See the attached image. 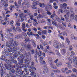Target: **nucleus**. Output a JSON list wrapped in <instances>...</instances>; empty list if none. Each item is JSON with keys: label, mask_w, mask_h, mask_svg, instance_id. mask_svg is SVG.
<instances>
[{"label": "nucleus", "mask_w": 77, "mask_h": 77, "mask_svg": "<svg viewBox=\"0 0 77 77\" xmlns=\"http://www.w3.org/2000/svg\"><path fill=\"white\" fill-rule=\"evenodd\" d=\"M55 51L56 52L57 55H58V56H60V53H59V51H58V50H55Z\"/></svg>", "instance_id": "obj_39"}, {"label": "nucleus", "mask_w": 77, "mask_h": 77, "mask_svg": "<svg viewBox=\"0 0 77 77\" xmlns=\"http://www.w3.org/2000/svg\"><path fill=\"white\" fill-rule=\"evenodd\" d=\"M33 69H34V70H36V68L34 67H32V68H31V69H29V71L30 72H31V75H33H33H32V72H33L34 74H36L34 72V70H33Z\"/></svg>", "instance_id": "obj_14"}, {"label": "nucleus", "mask_w": 77, "mask_h": 77, "mask_svg": "<svg viewBox=\"0 0 77 77\" xmlns=\"http://www.w3.org/2000/svg\"><path fill=\"white\" fill-rule=\"evenodd\" d=\"M73 62L74 65H77V57H73Z\"/></svg>", "instance_id": "obj_16"}, {"label": "nucleus", "mask_w": 77, "mask_h": 77, "mask_svg": "<svg viewBox=\"0 0 77 77\" xmlns=\"http://www.w3.org/2000/svg\"><path fill=\"white\" fill-rule=\"evenodd\" d=\"M48 62L50 64V66L53 69H57V67L54 64L53 62V60L51 57L48 58Z\"/></svg>", "instance_id": "obj_6"}, {"label": "nucleus", "mask_w": 77, "mask_h": 77, "mask_svg": "<svg viewBox=\"0 0 77 77\" xmlns=\"http://www.w3.org/2000/svg\"><path fill=\"white\" fill-rule=\"evenodd\" d=\"M12 27H11L10 29H9L7 30V31L9 33H11L12 31Z\"/></svg>", "instance_id": "obj_33"}, {"label": "nucleus", "mask_w": 77, "mask_h": 77, "mask_svg": "<svg viewBox=\"0 0 77 77\" xmlns=\"http://www.w3.org/2000/svg\"><path fill=\"white\" fill-rule=\"evenodd\" d=\"M77 38L76 37H75L74 35L73 34H72L71 35V39H74L75 40H77Z\"/></svg>", "instance_id": "obj_28"}, {"label": "nucleus", "mask_w": 77, "mask_h": 77, "mask_svg": "<svg viewBox=\"0 0 77 77\" xmlns=\"http://www.w3.org/2000/svg\"><path fill=\"white\" fill-rule=\"evenodd\" d=\"M6 44V47H10L11 46H12V47H14V48H15L16 50H18V48L17 46H15L18 45L17 42L16 41H15L14 43V39L13 38H11L9 43L7 42Z\"/></svg>", "instance_id": "obj_2"}, {"label": "nucleus", "mask_w": 77, "mask_h": 77, "mask_svg": "<svg viewBox=\"0 0 77 77\" xmlns=\"http://www.w3.org/2000/svg\"><path fill=\"white\" fill-rule=\"evenodd\" d=\"M22 38V35L21 34L16 35L15 36L16 39H20V38Z\"/></svg>", "instance_id": "obj_20"}, {"label": "nucleus", "mask_w": 77, "mask_h": 77, "mask_svg": "<svg viewBox=\"0 0 77 77\" xmlns=\"http://www.w3.org/2000/svg\"><path fill=\"white\" fill-rule=\"evenodd\" d=\"M74 20H75V21H77V15H75V16H74Z\"/></svg>", "instance_id": "obj_64"}, {"label": "nucleus", "mask_w": 77, "mask_h": 77, "mask_svg": "<svg viewBox=\"0 0 77 77\" xmlns=\"http://www.w3.org/2000/svg\"><path fill=\"white\" fill-rule=\"evenodd\" d=\"M24 39L25 40V42L26 44L27 43V42H28L30 43V42H31V40H30V39L29 38H26V37H25Z\"/></svg>", "instance_id": "obj_18"}, {"label": "nucleus", "mask_w": 77, "mask_h": 77, "mask_svg": "<svg viewBox=\"0 0 77 77\" xmlns=\"http://www.w3.org/2000/svg\"><path fill=\"white\" fill-rule=\"evenodd\" d=\"M52 24L54 26H57V22H55V21H52Z\"/></svg>", "instance_id": "obj_40"}, {"label": "nucleus", "mask_w": 77, "mask_h": 77, "mask_svg": "<svg viewBox=\"0 0 77 77\" xmlns=\"http://www.w3.org/2000/svg\"><path fill=\"white\" fill-rule=\"evenodd\" d=\"M53 46L56 48H59V46H61V44H59L57 41H56L55 42L53 43Z\"/></svg>", "instance_id": "obj_8"}, {"label": "nucleus", "mask_w": 77, "mask_h": 77, "mask_svg": "<svg viewBox=\"0 0 77 77\" xmlns=\"http://www.w3.org/2000/svg\"><path fill=\"white\" fill-rule=\"evenodd\" d=\"M22 24V29L25 32H26L27 31L25 29V28H26V24H25L24 22H23Z\"/></svg>", "instance_id": "obj_12"}, {"label": "nucleus", "mask_w": 77, "mask_h": 77, "mask_svg": "<svg viewBox=\"0 0 77 77\" xmlns=\"http://www.w3.org/2000/svg\"><path fill=\"white\" fill-rule=\"evenodd\" d=\"M74 15L73 14H71L70 16V18L72 20H74Z\"/></svg>", "instance_id": "obj_34"}, {"label": "nucleus", "mask_w": 77, "mask_h": 77, "mask_svg": "<svg viewBox=\"0 0 77 77\" xmlns=\"http://www.w3.org/2000/svg\"><path fill=\"white\" fill-rule=\"evenodd\" d=\"M64 12L65 13H67L66 15H68V14H69V11L67 10H65L64 11Z\"/></svg>", "instance_id": "obj_38"}, {"label": "nucleus", "mask_w": 77, "mask_h": 77, "mask_svg": "<svg viewBox=\"0 0 77 77\" xmlns=\"http://www.w3.org/2000/svg\"><path fill=\"white\" fill-rule=\"evenodd\" d=\"M64 17H65V19L66 20H68V19H69V14L65 15Z\"/></svg>", "instance_id": "obj_31"}, {"label": "nucleus", "mask_w": 77, "mask_h": 77, "mask_svg": "<svg viewBox=\"0 0 77 77\" xmlns=\"http://www.w3.org/2000/svg\"><path fill=\"white\" fill-rule=\"evenodd\" d=\"M42 44L43 45H44V46H45L46 45H47V44L46 43V42H44Z\"/></svg>", "instance_id": "obj_60"}, {"label": "nucleus", "mask_w": 77, "mask_h": 77, "mask_svg": "<svg viewBox=\"0 0 77 77\" xmlns=\"http://www.w3.org/2000/svg\"><path fill=\"white\" fill-rule=\"evenodd\" d=\"M20 22V21L18 20V21H16V25L17 26H20V23H18Z\"/></svg>", "instance_id": "obj_44"}, {"label": "nucleus", "mask_w": 77, "mask_h": 77, "mask_svg": "<svg viewBox=\"0 0 77 77\" xmlns=\"http://www.w3.org/2000/svg\"><path fill=\"white\" fill-rule=\"evenodd\" d=\"M21 2H22V0H20L18 2V4L19 6H20L21 4Z\"/></svg>", "instance_id": "obj_48"}, {"label": "nucleus", "mask_w": 77, "mask_h": 77, "mask_svg": "<svg viewBox=\"0 0 77 77\" xmlns=\"http://www.w3.org/2000/svg\"><path fill=\"white\" fill-rule=\"evenodd\" d=\"M20 51L22 53H23V54H26V51H25V48L24 47L20 49Z\"/></svg>", "instance_id": "obj_23"}, {"label": "nucleus", "mask_w": 77, "mask_h": 77, "mask_svg": "<svg viewBox=\"0 0 77 77\" xmlns=\"http://www.w3.org/2000/svg\"><path fill=\"white\" fill-rule=\"evenodd\" d=\"M41 15L39 14L38 16L37 17V18L38 19V18H41Z\"/></svg>", "instance_id": "obj_63"}, {"label": "nucleus", "mask_w": 77, "mask_h": 77, "mask_svg": "<svg viewBox=\"0 0 77 77\" xmlns=\"http://www.w3.org/2000/svg\"><path fill=\"white\" fill-rule=\"evenodd\" d=\"M17 50H13V52L14 54H17Z\"/></svg>", "instance_id": "obj_54"}, {"label": "nucleus", "mask_w": 77, "mask_h": 77, "mask_svg": "<svg viewBox=\"0 0 77 77\" xmlns=\"http://www.w3.org/2000/svg\"><path fill=\"white\" fill-rule=\"evenodd\" d=\"M52 8V5H51V4L49 3L45 5V10L47 11L46 13L48 15H51V13H50V11L48 10V9H51Z\"/></svg>", "instance_id": "obj_5"}, {"label": "nucleus", "mask_w": 77, "mask_h": 77, "mask_svg": "<svg viewBox=\"0 0 77 77\" xmlns=\"http://www.w3.org/2000/svg\"><path fill=\"white\" fill-rule=\"evenodd\" d=\"M49 27L47 26H45L44 27V29H49Z\"/></svg>", "instance_id": "obj_52"}, {"label": "nucleus", "mask_w": 77, "mask_h": 77, "mask_svg": "<svg viewBox=\"0 0 77 77\" xmlns=\"http://www.w3.org/2000/svg\"><path fill=\"white\" fill-rule=\"evenodd\" d=\"M14 3L15 6H16V8H17V9H18V4H17V2H15Z\"/></svg>", "instance_id": "obj_47"}, {"label": "nucleus", "mask_w": 77, "mask_h": 77, "mask_svg": "<svg viewBox=\"0 0 77 77\" xmlns=\"http://www.w3.org/2000/svg\"><path fill=\"white\" fill-rule=\"evenodd\" d=\"M27 33L28 36H30V35L33 36L34 35L33 34V32H31L30 33L29 32H27Z\"/></svg>", "instance_id": "obj_32"}, {"label": "nucleus", "mask_w": 77, "mask_h": 77, "mask_svg": "<svg viewBox=\"0 0 77 77\" xmlns=\"http://www.w3.org/2000/svg\"><path fill=\"white\" fill-rule=\"evenodd\" d=\"M22 5H25V7L26 8H28L29 6H30V5L29 4H26V2H23V3H22Z\"/></svg>", "instance_id": "obj_27"}, {"label": "nucleus", "mask_w": 77, "mask_h": 77, "mask_svg": "<svg viewBox=\"0 0 77 77\" xmlns=\"http://www.w3.org/2000/svg\"><path fill=\"white\" fill-rule=\"evenodd\" d=\"M14 56H15L14 57H17V55L16 54L14 55ZM14 57V56H12L11 57V59H12V60H11L12 62L14 64H17V61L15 60H14L15 59V57Z\"/></svg>", "instance_id": "obj_11"}, {"label": "nucleus", "mask_w": 77, "mask_h": 77, "mask_svg": "<svg viewBox=\"0 0 77 77\" xmlns=\"http://www.w3.org/2000/svg\"><path fill=\"white\" fill-rule=\"evenodd\" d=\"M69 50L70 51H72V46H70L69 47Z\"/></svg>", "instance_id": "obj_58"}, {"label": "nucleus", "mask_w": 77, "mask_h": 77, "mask_svg": "<svg viewBox=\"0 0 77 77\" xmlns=\"http://www.w3.org/2000/svg\"><path fill=\"white\" fill-rule=\"evenodd\" d=\"M58 11H60V12H61V13H63V11L62 9H59L58 10Z\"/></svg>", "instance_id": "obj_55"}, {"label": "nucleus", "mask_w": 77, "mask_h": 77, "mask_svg": "<svg viewBox=\"0 0 77 77\" xmlns=\"http://www.w3.org/2000/svg\"><path fill=\"white\" fill-rule=\"evenodd\" d=\"M40 47L42 50L43 49V46H42V45L41 44H40Z\"/></svg>", "instance_id": "obj_61"}, {"label": "nucleus", "mask_w": 77, "mask_h": 77, "mask_svg": "<svg viewBox=\"0 0 77 77\" xmlns=\"http://www.w3.org/2000/svg\"><path fill=\"white\" fill-rule=\"evenodd\" d=\"M7 60L8 64L5 65V66L7 69L10 70L9 75L11 77H19V75H22L23 74L24 71L21 72V68H24V64H21L19 63L16 65V67L15 66H12V65L9 64L10 61L8 60Z\"/></svg>", "instance_id": "obj_1"}, {"label": "nucleus", "mask_w": 77, "mask_h": 77, "mask_svg": "<svg viewBox=\"0 0 77 77\" xmlns=\"http://www.w3.org/2000/svg\"><path fill=\"white\" fill-rule=\"evenodd\" d=\"M72 72V71L71 70H69L66 72V74H68L69 73H71Z\"/></svg>", "instance_id": "obj_49"}, {"label": "nucleus", "mask_w": 77, "mask_h": 77, "mask_svg": "<svg viewBox=\"0 0 77 77\" xmlns=\"http://www.w3.org/2000/svg\"><path fill=\"white\" fill-rule=\"evenodd\" d=\"M62 65V63L60 62L57 63L56 64V66L57 67H60Z\"/></svg>", "instance_id": "obj_25"}, {"label": "nucleus", "mask_w": 77, "mask_h": 77, "mask_svg": "<svg viewBox=\"0 0 77 77\" xmlns=\"http://www.w3.org/2000/svg\"><path fill=\"white\" fill-rule=\"evenodd\" d=\"M66 41L67 42L68 44L69 45V43H70V42L69 41V39L68 38H66Z\"/></svg>", "instance_id": "obj_45"}, {"label": "nucleus", "mask_w": 77, "mask_h": 77, "mask_svg": "<svg viewBox=\"0 0 77 77\" xmlns=\"http://www.w3.org/2000/svg\"><path fill=\"white\" fill-rule=\"evenodd\" d=\"M47 65H45L44 66V71H43V74H45V72H46L47 73L48 72V69L47 67Z\"/></svg>", "instance_id": "obj_13"}, {"label": "nucleus", "mask_w": 77, "mask_h": 77, "mask_svg": "<svg viewBox=\"0 0 77 77\" xmlns=\"http://www.w3.org/2000/svg\"><path fill=\"white\" fill-rule=\"evenodd\" d=\"M35 37L36 38V39H39V35L37 34H33Z\"/></svg>", "instance_id": "obj_30"}, {"label": "nucleus", "mask_w": 77, "mask_h": 77, "mask_svg": "<svg viewBox=\"0 0 77 77\" xmlns=\"http://www.w3.org/2000/svg\"><path fill=\"white\" fill-rule=\"evenodd\" d=\"M0 59L2 60H4L5 59V56L3 55L2 56L1 58H0Z\"/></svg>", "instance_id": "obj_43"}, {"label": "nucleus", "mask_w": 77, "mask_h": 77, "mask_svg": "<svg viewBox=\"0 0 77 77\" xmlns=\"http://www.w3.org/2000/svg\"><path fill=\"white\" fill-rule=\"evenodd\" d=\"M38 57H40L42 56V51H39V52H38V50L35 49L34 51V56L35 57V59L36 62L37 63H38V58H37V56Z\"/></svg>", "instance_id": "obj_4"}, {"label": "nucleus", "mask_w": 77, "mask_h": 77, "mask_svg": "<svg viewBox=\"0 0 77 77\" xmlns=\"http://www.w3.org/2000/svg\"><path fill=\"white\" fill-rule=\"evenodd\" d=\"M66 6H67V4L66 3H64L63 4L60 5V8L62 9H66Z\"/></svg>", "instance_id": "obj_15"}, {"label": "nucleus", "mask_w": 77, "mask_h": 77, "mask_svg": "<svg viewBox=\"0 0 77 77\" xmlns=\"http://www.w3.org/2000/svg\"><path fill=\"white\" fill-rule=\"evenodd\" d=\"M1 3H2V4L3 5H6V1H4V0H1Z\"/></svg>", "instance_id": "obj_41"}, {"label": "nucleus", "mask_w": 77, "mask_h": 77, "mask_svg": "<svg viewBox=\"0 0 77 77\" xmlns=\"http://www.w3.org/2000/svg\"><path fill=\"white\" fill-rule=\"evenodd\" d=\"M33 5H39V2L36 1V2H33Z\"/></svg>", "instance_id": "obj_36"}, {"label": "nucleus", "mask_w": 77, "mask_h": 77, "mask_svg": "<svg viewBox=\"0 0 77 77\" xmlns=\"http://www.w3.org/2000/svg\"><path fill=\"white\" fill-rule=\"evenodd\" d=\"M16 30H17L19 32H21V29L19 26L16 27Z\"/></svg>", "instance_id": "obj_29"}, {"label": "nucleus", "mask_w": 77, "mask_h": 77, "mask_svg": "<svg viewBox=\"0 0 77 77\" xmlns=\"http://www.w3.org/2000/svg\"><path fill=\"white\" fill-rule=\"evenodd\" d=\"M54 71V72H60V71L58 69H57Z\"/></svg>", "instance_id": "obj_51"}, {"label": "nucleus", "mask_w": 77, "mask_h": 77, "mask_svg": "<svg viewBox=\"0 0 77 77\" xmlns=\"http://www.w3.org/2000/svg\"><path fill=\"white\" fill-rule=\"evenodd\" d=\"M42 33L43 34H44L45 35H46L47 34V30H44L43 31H42Z\"/></svg>", "instance_id": "obj_46"}, {"label": "nucleus", "mask_w": 77, "mask_h": 77, "mask_svg": "<svg viewBox=\"0 0 77 77\" xmlns=\"http://www.w3.org/2000/svg\"><path fill=\"white\" fill-rule=\"evenodd\" d=\"M37 8H38V7L36 5H33L32 6V9H37Z\"/></svg>", "instance_id": "obj_37"}, {"label": "nucleus", "mask_w": 77, "mask_h": 77, "mask_svg": "<svg viewBox=\"0 0 77 77\" xmlns=\"http://www.w3.org/2000/svg\"><path fill=\"white\" fill-rule=\"evenodd\" d=\"M10 17V15L9 14H7L6 15V17H5V21L7 24H9V20L8 18V17Z\"/></svg>", "instance_id": "obj_10"}, {"label": "nucleus", "mask_w": 77, "mask_h": 77, "mask_svg": "<svg viewBox=\"0 0 77 77\" xmlns=\"http://www.w3.org/2000/svg\"><path fill=\"white\" fill-rule=\"evenodd\" d=\"M61 70L62 72L63 73H64V72H65L66 71H68V69L67 68H65V69L63 68L61 69Z\"/></svg>", "instance_id": "obj_26"}, {"label": "nucleus", "mask_w": 77, "mask_h": 77, "mask_svg": "<svg viewBox=\"0 0 77 77\" xmlns=\"http://www.w3.org/2000/svg\"><path fill=\"white\" fill-rule=\"evenodd\" d=\"M20 55V56L18 57L17 58L18 61L19 62L18 63H20L21 64H23V63L24 61L23 60L24 59V55L22 54H21Z\"/></svg>", "instance_id": "obj_7"}, {"label": "nucleus", "mask_w": 77, "mask_h": 77, "mask_svg": "<svg viewBox=\"0 0 77 77\" xmlns=\"http://www.w3.org/2000/svg\"><path fill=\"white\" fill-rule=\"evenodd\" d=\"M31 65L32 67H33L35 66V63L34 62H32L31 63Z\"/></svg>", "instance_id": "obj_53"}, {"label": "nucleus", "mask_w": 77, "mask_h": 77, "mask_svg": "<svg viewBox=\"0 0 77 77\" xmlns=\"http://www.w3.org/2000/svg\"><path fill=\"white\" fill-rule=\"evenodd\" d=\"M44 52L45 53H47L48 55H50L52 53H53V52H51V51H47V49L44 51Z\"/></svg>", "instance_id": "obj_22"}, {"label": "nucleus", "mask_w": 77, "mask_h": 77, "mask_svg": "<svg viewBox=\"0 0 77 77\" xmlns=\"http://www.w3.org/2000/svg\"><path fill=\"white\" fill-rule=\"evenodd\" d=\"M68 60H69V63H66V64H67V65L68 66L69 68L71 67V63H72V58L69 57L68 58Z\"/></svg>", "instance_id": "obj_9"}, {"label": "nucleus", "mask_w": 77, "mask_h": 77, "mask_svg": "<svg viewBox=\"0 0 77 77\" xmlns=\"http://www.w3.org/2000/svg\"><path fill=\"white\" fill-rule=\"evenodd\" d=\"M21 44L22 46H24L25 47H26V44H25L24 43H21Z\"/></svg>", "instance_id": "obj_57"}, {"label": "nucleus", "mask_w": 77, "mask_h": 77, "mask_svg": "<svg viewBox=\"0 0 77 77\" xmlns=\"http://www.w3.org/2000/svg\"><path fill=\"white\" fill-rule=\"evenodd\" d=\"M39 5L40 7H42L43 6V7H44V6H45V5H44V3H43L42 4V3H39Z\"/></svg>", "instance_id": "obj_35"}, {"label": "nucleus", "mask_w": 77, "mask_h": 77, "mask_svg": "<svg viewBox=\"0 0 77 77\" xmlns=\"http://www.w3.org/2000/svg\"><path fill=\"white\" fill-rule=\"evenodd\" d=\"M71 55H70L71 57H72V56H74V54H75V53L73 51H71Z\"/></svg>", "instance_id": "obj_50"}, {"label": "nucleus", "mask_w": 77, "mask_h": 77, "mask_svg": "<svg viewBox=\"0 0 77 77\" xmlns=\"http://www.w3.org/2000/svg\"><path fill=\"white\" fill-rule=\"evenodd\" d=\"M31 48H32V47L31 46V44L30 43H28L26 49H27V50H29Z\"/></svg>", "instance_id": "obj_17"}, {"label": "nucleus", "mask_w": 77, "mask_h": 77, "mask_svg": "<svg viewBox=\"0 0 77 77\" xmlns=\"http://www.w3.org/2000/svg\"><path fill=\"white\" fill-rule=\"evenodd\" d=\"M30 19L31 20H33V15H31L30 17Z\"/></svg>", "instance_id": "obj_56"}, {"label": "nucleus", "mask_w": 77, "mask_h": 77, "mask_svg": "<svg viewBox=\"0 0 77 77\" xmlns=\"http://www.w3.org/2000/svg\"><path fill=\"white\" fill-rule=\"evenodd\" d=\"M6 51L4 53V54L5 56H11V55H12V54L11 52H7Z\"/></svg>", "instance_id": "obj_24"}, {"label": "nucleus", "mask_w": 77, "mask_h": 77, "mask_svg": "<svg viewBox=\"0 0 77 77\" xmlns=\"http://www.w3.org/2000/svg\"><path fill=\"white\" fill-rule=\"evenodd\" d=\"M31 74H32V75H33L32 77H36V74H34V73H33V72H32L31 73ZM28 77H32L29 76Z\"/></svg>", "instance_id": "obj_42"}, {"label": "nucleus", "mask_w": 77, "mask_h": 77, "mask_svg": "<svg viewBox=\"0 0 77 77\" xmlns=\"http://www.w3.org/2000/svg\"><path fill=\"white\" fill-rule=\"evenodd\" d=\"M56 15V14H53L52 15H51V16L50 17L51 18H53L54 17V16Z\"/></svg>", "instance_id": "obj_62"}, {"label": "nucleus", "mask_w": 77, "mask_h": 77, "mask_svg": "<svg viewBox=\"0 0 77 77\" xmlns=\"http://www.w3.org/2000/svg\"><path fill=\"white\" fill-rule=\"evenodd\" d=\"M61 53L63 55H65L66 53V50L65 49H63L61 50Z\"/></svg>", "instance_id": "obj_21"}, {"label": "nucleus", "mask_w": 77, "mask_h": 77, "mask_svg": "<svg viewBox=\"0 0 77 77\" xmlns=\"http://www.w3.org/2000/svg\"><path fill=\"white\" fill-rule=\"evenodd\" d=\"M72 71L74 72H77V69L75 68L73 69Z\"/></svg>", "instance_id": "obj_59"}, {"label": "nucleus", "mask_w": 77, "mask_h": 77, "mask_svg": "<svg viewBox=\"0 0 77 77\" xmlns=\"http://www.w3.org/2000/svg\"><path fill=\"white\" fill-rule=\"evenodd\" d=\"M31 41L32 44V45L34 47H36V44L35 42V41L33 39H32Z\"/></svg>", "instance_id": "obj_19"}, {"label": "nucleus", "mask_w": 77, "mask_h": 77, "mask_svg": "<svg viewBox=\"0 0 77 77\" xmlns=\"http://www.w3.org/2000/svg\"><path fill=\"white\" fill-rule=\"evenodd\" d=\"M30 56H31V55H30V53L29 52L27 54L26 58L24 60V63H25L24 66L25 68H32V66L29 65V64H30L29 58H30Z\"/></svg>", "instance_id": "obj_3"}]
</instances>
